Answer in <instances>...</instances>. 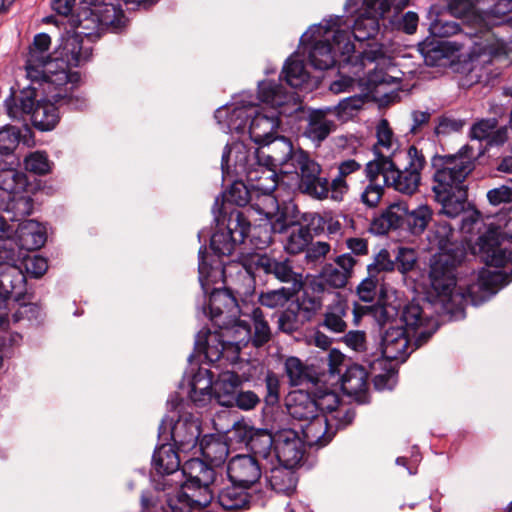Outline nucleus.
<instances>
[{
  "instance_id": "nucleus-24",
  "label": "nucleus",
  "mask_w": 512,
  "mask_h": 512,
  "mask_svg": "<svg viewBox=\"0 0 512 512\" xmlns=\"http://www.w3.org/2000/svg\"><path fill=\"white\" fill-rule=\"evenodd\" d=\"M262 476V467L258 459L250 454L233 456L227 464V477L232 484L251 488Z\"/></svg>"
},
{
  "instance_id": "nucleus-6",
  "label": "nucleus",
  "mask_w": 512,
  "mask_h": 512,
  "mask_svg": "<svg viewBox=\"0 0 512 512\" xmlns=\"http://www.w3.org/2000/svg\"><path fill=\"white\" fill-rule=\"evenodd\" d=\"M476 155L469 145L462 146L456 153L431 158L432 191L435 200L441 204V212L450 218L459 216L467 203L466 178L475 169Z\"/></svg>"
},
{
  "instance_id": "nucleus-44",
  "label": "nucleus",
  "mask_w": 512,
  "mask_h": 512,
  "mask_svg": "<svg viewBox=\"0 0 512 512\" xmlns=\"http://www.w3.org/2000/svg\"><path fill=\"white\" fill-rule=\"evenodd\" d=\"M327 114L329 112L325 107L312 110V116L306 124L304 136L318 143L325 140L335 126L332 120L327 119Z\"/></svg>"
},
{
  "instance_id": "nucleus-30",
  "label": "nucleus",
  "mask_w": 512,
  "mask_h": 512,
  "mask_svg": "<svg viewBox=\"0 0 512 512\" xmlns=\"http://www.w3.org/2000/svg\"><path fill=\"white\" fill-rule=\"evenodd\" d=\"M379 164V159L374 157L365 165V175L368 184L360 194V201L367 208H376L384 194V188L387 187L383 183V176Z\"/></svg>"
},
{
  "instance_id": "nucleus-27",
  "label": "nucleus",
  "mask_w": 512,
  "mask_h": 512,
  "mask_svg": "<svg viewBox=\"0 0 512 512\" xmlns=\"http://www.w3.org/2000/svg\"><path fill=\"white\" fill-rule=\"evenodd\" d=\"M226 103L215 110L214 118L220 129L227 134L242 135L248 132L250 120L254 111L245 109L244 106H230Z\"/></svg>"
},
{
  "instance_id": "nucleus-8",
  "label": "nucleus",
  "mask_w": 512,
  "mask_h": 512,
  "mask_svg": "<svg viewBox=\"0 0 512 512\" xmlns=\"http://www.w3.org/2000/svg\"><path fill=\"white\" fill-rule=\"evenodd\" d=\"M235 170L244 173L251 181L261 179V175L268 173L267 178L273 179L277 171L291 174L296 150L290 138L274 136L253 150L245 146H236Z\"/></svg>"
},
{
  "instance_id": "nucleus-17",
  "label": "nucleus",
  "mask_w": 512,
  "mask_h": 512,
  "mask_svg": "<svg viewBox=\"0 0 512 512\" xmlns=\"http://www.w3.org/2000/svg\"><path fill=\"white\" fill-rule=\"evenodd\" d=\"M327 364L330 375L339 377L344 394L356 397L367 391L368 372L362 365L351 362L337 349L329 352Z\"/></svg>"
},
{
  "instance_id": "nucleus-63",
  "label": "nucleus",
  "mask_w": 512,
  "mask_h": 512,
  "mask_svg": "<svg viewBox=\"0 0 512 512\" xmlns=\"http://www.w3.org/2000/svg\"><path fill=\"white\" fill-rule=\"evenodd\" d=\"M320 277L322 281L331 288H342L347 284L349 279L345 272L341 271V269L333 263H328L323 266Z\"/></svg>"
},
{
  "instance_id": "nucleus-37",
  "label": "nucleus",
  "mask_w": 512,
  "mask_h": 512,
  "mask_svg": "<svg viewBox=\"0 0 512 512\" xmlns=\"http://www.w3.org/2000/svg\"><path fill=\"white\" fill-rule=\"evenodd\" d=\"M213 374L209 370H201L194 374L188 383V400L197 407H203L211 400L213 393Z\"/></svg>"
},
{
  "instance_id": "nucleus-54",
  "label": "nucleus",
  "mask_w": 512,
  "mask_h": 512,
  "mask_svg": "<svg viewBox=\"0 0 512 512\" xmlns=\"http://www.w3.org/2000/svg\"><path fill=\"white\" fill-rule=\"evenodd\" d=\"M298 187L301 192L316 199H326L329 195V181L321 173H314L306 179L299 180Z\"/></svg>"
},
{
  "instance_id": "nucleus-34",
  "label": "nucleus",
  "mask_w": 512,
  "mask_h": 512,
  "mask_svg": "<svg viewBox=\"0 0 512 512\" xmlns=\"http://www.w3.org/2000/svg\"><path fill=\"white\" fill-rule=\"evenodd\" d=\"M301 438L308 446L319 444L326 445L331 441L335 431L331 426V420L328 416L320 415L313 420L304 422L300 425Z\"/></svg>"
},
{
  "instance_id": "nucleus-29",
  "label": "nucleus",
  "mask_w": 512,
  "mask_h": 512,
  "mask_svg": "<svg viewBox=\"0 0 512 512\" xmlns=\"http://www.w3.org/2000/svg\"><path fill=\"white\" fill-rule=\"evenodd\" d=\"M350 311L347 299L337 294V297L325 306L322 317L317 322V328H322L333 334L345 333L347 330L346 318Z\"/></svg>"
},
{
  "instance_id": "nucleus-25",
  "label": "nucleus",
  "mask_w": 512,
  "mask_h": 512,
  "mask_svg": "<svg viewBox=\"0 0 512 512\" xmlns=\"http://www.w3.org/2000/svg\"><path fill=\"white\" fill-rule=\"evenodd\" d=\"M267 108L255 110L248 126L250 139L258 146L276 136L282 119L278 108L267 105Z\"/></svg>"
},
{
  "instance_id": "nucleus-55",
  "label": "nucleus",
  "mask_w": 512,
  "mask_h": 512,
  "mask_svg": "<svg viewBox=\"0 0 512 512\" xmlns=\"http://www.w3.org/2000/svg\"><path fill=\"white\" fill-rule=\"evenodd\" d=\"M430 34L437 39H445L455 36L454 39L461 40L460 36L469 35L461 33V25L455 20H446L443 16H437L429 25Z\"/></svg>"
},
{
  "instance_id": "nucleus-51",
  "label": "nucleus",
  "mask_w": 512,
  "mask_h": 512,
  "mask_svg": "<svg viewBox=\"0 0 512 512\" xmlns=\"http://www.w3.org/2000/svg\"><path fill=\"white\" fill-rule=\"evenodd\" d=\"M296 223L297 221L291 220L285 211L277 208L275 214L267 216L265 225L269 226V230L265 229L264 236L260 238V244L267 247L273 242L272 234H284Z\"/></svg>"
},
{
  "instance_id": "nucleus-31",
  "label": "nucleus",
  "mask_w": 512,
  "mask_h": 512,
  "mask_svg": "<svg viewBox=\"0 0 512 512\" xmlns=\"http://www.w3.org/2000/svg\"><path fill=\"white\" fill-rule=\"evenodd\" d=\"M217 283H211L207 293L203 292L206 296L209 294L208 307L210 311V319L215 321L216 318L221 317L224 313L229 316H235L239 312V305L237 298L234 296L233 291L227 287H211ZM202 291H204L202 289Z\"/></svg>"
},
{
  "instance_id": "nucleus-19",
  "label": "nucleus",
  "mask_w": 512,
  "mask_h": 512,
  "mask_svg": "<svg viewBox=\"0 0 512 512\" xmlns=\"http://www.w3.org/2000/svg\"><path fill=\"white\" fill-rule=\"evenodd\" d=\"M179 452L169 441L158 440L151 459L152 470L158 476L156 479L151 475V483L155 490L165 492L168 487L173 486L181 466Z\"/></svg>"
},
{
  "instance_id": "nucleus-16",
  "label": "nucleus",
  "mask_w": 512,
  "mask_h": 512,
  "mask_svg": "<svg viewBox=\"0 0 512 512\" xmlns=\"http://www.w3.org/2000/svg\"><path fill=\"white\" fill-rule=\"evenodd\" d=\"M408 3L409 0H364L363 11L355 19L349 35L361 43L374 39L379 32V20L391 9L397 15Z\"/></svg>"
},
{
  "instance_id": "nucleus-47",
  "label": "nucleus",
  "mask_w": 512,
  "mask_h": 512,
  "mask_svg": "<svg viewBox=\"0 0 512 512\" xmlns=\"http://www.w3.org/2000/svg\"><path fill=\"white\" fill-rule=\"evenodd\" d=\"M18 165H4L0 168V189L7 195L24 192L28 186L26 174L17 169Z\"/></svg>"
},
{
  "instance_id": "nucleus-50",
  "label": "nucleus",
  "mask_w": 512,
  "mask_h": 512,
  "mask_svg": "<svg viewBox=\"0 0 512 512\" xmlns=\"http://www.w3.org/2000/svg\"><path fill=\"white\" fill-rule=\"evenodd\" d=\"M352 314L354 323L358 324L362 317L370 315L377 324L385 323L389 317L398 315V308L392 304L385 305H361L356 302L353 303Z\"/></svg>"
},
{
  "instance_id": "nucleus-13",
  "label": "nucleus",
  "mask_w": 512,
  "mask_h": 512,
  "mask_svg": "<svg viewBox=\"0 0 512 512\" xmlns=\"http://www.w3.org/2000/svg\"><path fill=\"white\" fill-rule=\"evenodd\" d=\"M466 47L469 49L463 60L451 61L452 69L461 75L459 84L462 87H471L480 82L482 74L478 67L481 63L491 62L500 54L501 48L489 38L472 36Z\"/></svg>"
},
{
  "instance_id": "nucleus-14",
  "label": "nucleus",
  "mask_w": 512,
  "mask_h": 512,
  "mask_svg": "<svg viewBox=\"0 0 512 512\" xmlns=\"http://www.w3.org/2000/svg\"><path fill=\"white\" fill-rule=\"evenodd\" d=\"M245 271L255 277L257 274L272 276L282 283H291L292 288L301 285V274L296 272L293 261L283 253H254L242 259Z\"/></svg>"
},
{
  "instance_id": "nucleus-9",
  "label": "nucleus",
  "mask_w": 512,
  "mask_h": 512,
  "mask_svg": "<svg viewBox=\"0 0 512 512\" xmlns=\"http://www.w3.org/2000/svg\"><path fill=\"white\" fill-rule=\"evenodd\" d=\"M71 26L93 45L108 29L120 31L125 25V15L120 5L105 3L103 0H79L76 13L72 14Z\"/></svg>"
},
{
  "instance_id": "nucleus-59",
  "label": "nucleus",
  "mask_w": 512,
  "mask_h": 512,
  "mask_svg": "<svg viewBox=\"0 0 512 512\" xmlns=\"http://www.w3.org/2000/svg\"><path fill=\"white\" fill-rule=\"evenodd\" d=\"M291 303L299 306V314L305 323L314 320L317 313L322 308L321 297L314 295V293L309 294L308 292H304L300 298Z\"/></svg>"
},
{
  "instance_id": "nucleus-49",
  "label": "nucleus",
  "mask_w": 512,
  "mask_h": 512,
  "mask_svg": "<svg viewBox=\"0 0 512 512\" xmlns=\"http://www.w3.org/2000/svg\"><path fill=\"white\" fill-rule=\"evenodd\" d=\"M285 234L287 235L283 240L284 250L291 255L304 252L313 240V235L308 232V228L298 222Z\"/></svg>"
},
{
  "instance_id": "nucleus-5",
  "label": "nucleus",
  "mask_w": 512,
  "mask_h": 512,
  "mask_svg": "<svg viewBox=\"0 0 512 512\" xmlns=\"http://www.w3.org/2000/svg\"><path fill=\"white\" fill-rule=\"evenodd\" d=\"M218 204L219 197H216L212 207L216 229L210 236L213 255L207 253L205 244L198 251V279L205 293L211 283H224L225 267L221 257L232 255L236 247L244 243L250 231V222L243 212L232 210L228 216H221L216 211Z\"/></svg>"
},
{
  "instance_id": "nucleus-26",
  "label": "nucleus",
  "mask_w": 512,
  "mask_h": 512,
  "mask_svg": "<svg viewBox=\"0 0 512 512\" xmlns=\"http://www.w3.org/2000/svg\"><path fill=\"white\" fill-rule=\"evenodd\" d=\"M479 279L482 280L481 283L467 289V298L463 293H456V296L469 301L472 306L478 307L489 301L497 293V289L492 287L491 284L500 283L503 287L512 281V270L511 276L504 274L502 271L483 270L480 272Z\"/></svg>"
},
{
  "instance_id": "nucleus-40",
  "label": "nucleus",
  "mask_w": 512,
  "mask_h": 512,
  "mask_svg": "<svg viewBox=\"0 0 512 512\" xmlns=\"http://www.w3.org/2000/svg\"><path fill=\"white\" fill-rule=\"evenodd\" d=\"M247 488L238 484L227 485L217 492V503L223 510L237 511L243 508H249L251 496Z\"/></svg>"
},
{
  "instance_id": "nucleus-62",
  "label": "nucleus",
  "mask_w": 512,
  "mask_h": 512,
  "mask_svg": "<svg viewBox=\"0 0 512 512\" xmlns=\"http://www.w3.org/2000/svg\"><path fill=\"white\" fill-rule=\"evenodd\" d=\"M376 137L377 143L373 145L372 152L374 153V148L377 146L378 150L380 148H385L388 151V154H392L393 152L396 154V159L402 154V152L397 153V148H394V133L390 128L389 122L387 119H381L376 126Z\"/></svg>"
},
{
  "instance_id": "nucleus-35",
  "label": "nucleus",
  "mask_w": 512,
  "mask_h": 512,
  "mask_svg": "<svg viewBox=\"0 0 512 512\" xmlns=\"http://www.w3.org/2000/svg\"><path fill=\"white\" fill-rule=\"evenodd\" d=\"M251 319L254 326L253 336L251 326L247 322L241 320H235L233 325L234 332H240V330H242L244 333L243 337H245L244 341L252 339L254 346H262L270 340L271 331L268 323L264 320V315L261 308L255 307L252 309Z\"/></svg>"
},
{
  "instance_id": "nucleus-52",
  "label": "nucleus",
  "mask_w": 512,
  "mask_h": 512,
  "mask_svg": "<svg viewBox=\"0 0 512 512\" xmlns=\"http://www.w3.org/2000/svg\"><path fill=\"white\" fill-rule=\"evenodd\" d=\"M366 94H355L340 100L336 105L325 106L340 121H347L355 116L365 103Z\"/></svg>"
},
{
  "instance_id": "nucleus-22",
  "label": "nucleus",
  "mask_w": 512,
  "mask_h": 512,
  "mask_svg": "<svg viewBox=\"0 0 512 512\" xmlns=\"http://www.w3.org/2000/svg\"><path fill=\"white\" fill-rule=\"evenodd\" d=\"M462 39H437L426 38L419 43V52L427 66H442L444 60H449L466 48L472 40V35H462Z\"/></svg>"
},
{
  "instance_id": "nucleus-38",
  "label": "nucleus",
  "mask_w": 512,
  "mask_h": 512,
  "mask_svg": "<svg viewBox=\"0 0 512 512\" xmlns=\"http://www.w3.org/2000/svg\"><path fill=\"white\" fill-rule=\"evenodd\" d=\"M0 209L7 215L9 221L21 223L33 212L34 202L30 196L17 192L2 199Z\"/></svg>"
},
{
  "instance_id": "nucleus-4",
  "label": "nucleus",
  "mask_w": 512,
  "mask_h": 512,
  "mask_svg": "<svg viewBox=\"0 0 512 512\" xmlns=\"http://www.w3.org/2000/svg\"><path fill=\"white\" fill-rule=\"evenodd\" d=\"M453 237L454 229L446 221L435 222L429 230V245L438 250L431 260L429 279L450 319L458 321L466 316L464 308L461 305L450 306L456 290V269L464 259L465 252Z\"/></svg>"
},
{
  "instance_id": "nucleus-2",
  "label": "nucleus",
  "mask_w": 512,
  "mask_h": 512,
  "mask_svg": "<svg viewBox=\"0 0 512 512\" xmlns=\"http://www.w3.org/2000/svg\"><path fill=\"white\" fill-rule=\"evenodd\" d=\"M381 333L380 348L363 360L370 369L381 365L383 359L405 361L410 355V341L416 348L424 345L436 332L437 323L428 316L418 301L413 299L401 309L398 315L389 317L378 324Z\"/></svg>"
},
{
  "instance_id": "nucleus-3",
  "label": "nucleus",
  "mask_w": 512,
  "mask_h": 512,
  "mask_svg": "<svg viewBox=\"0 0 512 512\" xmlns=\"http://www.w3.org/2000/svg\"><path fill=\"white\" fill-rule=\"evenodd\" d=\"M215 469L200 458H190L180 466L174 483L179 489L166 493L165 501L154 500L149 491L141 494V512H193L208 506L214 499L211 485Z\"/></svg>"
},
{
  "instance_id": "nucleus-61",
  "label": "nucleus",
  "mask_w": 512,
  "mask_h": 512,
  "mask_svg": "<svg viewBox=\"0 0 512 512\" xmlns=\"http://www.w3.org/2000/svg\"><path fill=\"white\" fill-rule=\"evenodd\" d=\"M486 198L493 207L507 208L512 211V179H508L504 184L487 191Z\"/></svg>"
},
{
  "instance_id": "nucleus-28",
  "label": "nucleus",
  "mask_w": 512,
  "mask_h": 512,
  "mask_svg": "<svg viewBox=\"0 0 512 512\" xmlns=\"http://www.w3.org/2000/svg\"><path fill=\"white\" fill-rule=\"evenodd\" d=\"M406 215V202H392L372 219L369 230L374 235H385L390 230L404 231Z\"/></svg>"
},
{
  "instance_id": "nucleus-42",
  "label": "nucleus",
  "mask_w": 512,
  "mask_h": 512,
  "mask_svg": "<svg viewBox=\"0 0 512 512\" xmlns=\"http://www.w3.org/2000/svg\"><path fill=\"white\" fill-rule=\"evenodd\" d=\"M21 131L18 127L5 125L0 129V162L4 165H19L15 150L19 145Z\"/></svg>"
},
{
  "instance_id": "nucleus-21",
  "label": "nucleus",
  "mask_w": 512,
  "mask_h": 512,
  "mask_svg": "<svg viewBox=\"0 0 512 512\" xmlns=\"http://www.w3.org/2000/svg\"><path fill=\"white\" fill-rule=\"evenodd\" d=\"M334 44L340 50V69L351 66L350 72L357 75L365 66L366 62L373 63L383 57V51L380 46L367 43L364 48L356 56L355 45L350 39L349 32L337 29L333 33Z\"/></svg>"
},
{
  "instance_id": "nucleus-11",
  "label": "nucleus",
  "mask_w": 512,
  "mask_h": 512,
  "mask_svg": "<svg viewBox=\"0 0 512 512\" xmlns=\"http://www.w3.org/2000/svg\"><path fill=\"white\" fill-rule=\"evenodd\" d=\"M409 160L403 169L397 164L396 154H384L379 151L377 146L374 148V156L379 159V164L383 176V183L387 187H393L396 191L413 195L419 188L421 181V171L426 165V158L416 146L412 145L406 151Z\"/></svg>"
},
{
  "instance_id": "nucleus-64",
  "label": "nucleus",
  "mask_w": 512,
  "mask_h": 512,
  "mask_svg": "<svg viewBox=\"0 0 512 512\" xmlns=\"http://www.w3.org/2000/svg\"><path fill=\"white\" fill-rule=\"evenodd\" d=\"M25 168L36 175H45L51 170V162L46 152L36 151L27 156L24 160Z\"/></svg>"
},
{
  "instance_id": "nucleus-58",
  "label": "nucleus",
  "mask_w": 512,
  "mask_h": 512,
  "mask_svg": "<svg viewBox=\"0 0 512 512\" xmlns=\"http://www.w3.org/2000/svg\"><path fill=\"white\" fill-rule=\"evenodd\" d=\"M312 396L317 404L318 415L327 416L326 413L332 415L339 409V396L328 388H318L312 393Z\"/></svg>"
},
{
  "instance_id": "nucleus-33",
  "label": "nucleus",
  "mask_w": 512,
  "mask_h": 512,
  "mask_svg": "<svg viewBox=\"0 0 512 512\" xmlns=\"http://www.w3.org/2000/svg\"><path fill=\"white\" fill-rule=\"evenodd\" d=\"M15 233L17 247L26 251L40 249L47 240L46 227L32 219L19 223Z\"/></svg>"
},
{
  "instance_id": "nucleus-18",
  "label": "nucleus",
  "mask_w": 512,
  "mask_h": 512,
  "mask_svg": "<svg viewBox=\"0 0 512 512\" xmlns=\"http://www.w3.org/2000/svg\"><path fill=\"white\" fill-rule=\"evenodd\" d=\"M233 331V325L231 327L219 325V330L214 332L203 328L196 334L194 351L187 360L192 362L195 356L203 355L208 363L219 361L227 348H231L245 339V337H231Z\"/></svg>"
},
{
  "instance_id": "nucleus-43",
  "label": "nucleus",
  "mask_w": 512,
  "mask_h": 512,
  "mask_svg": "<svg viewBox=\"0 0 512 512\" xmlns=\"http://www.w3.org/2000/svg\"><path fill=\"white\" fill-rule=\"evenodd\" d=\"M434 212L427 204H419L413 209L407 206L404 231L412 236H421L433 221Z\"/></svg>"
},
{
  "instance_id": "nucleus-53",
  "label": "nucleus",
  "mask_w": 512,
  "mask_h": 512,
  "mask_svg": "<svg viewBox=\"0 0 512 512\" xmlns=\"http://www.w3.org/2000/svg\"><path fill=\"white\" fill-rule=\"evenodd\" d=\"M281 74L287 85L292 88L302 87L309 77L303 61L293 59L292 56L286 59Z\"/></svg>"
},
{
  "instance_id": "nucleus-23",
  "label": "nucleus",
  "mask_w": 512,
  "mask_h": 512,
  "mask_svg": "<svg viewBox=\"0 0 512 512\" xmlns=\"http://www.w3.org/2000/svg\"><path fill=\"white\" fill-rule=\"evenodd\" d=\"M305 447L306 444L295 429L281 428L276 431L274 457L286 470H292L300 464Z\"/></svg>"
},
{
  "instance_id": "nucleus-15",
  "label": "nucleus",
  "mask_w": 512,
  "mask_h": 512,
  "mask_svg": "<svg viewBox=\"0 0 512 512\" xmlns=\"http://www.w3.org/2000/svg\"><path fill=\"white\" fill-rule=\"evenodd\" d=\"M16 247L15 240L0 238V308L6 305L11 295L20 300L25 292L26 276L17 266Z\"/></svg>"
},
{
  "instance_id": "nucleus-41",
  "label": "nucleus",
  "mask_w": 512,
  "mask_h": 512,
  "mask_svg": "<svg viewBox=\"0 0 512 512\" xmlns=\"http://www.w3.org/2000/svg\"><path fill=\"white\" fill-rule=\"evenodd\" d=\"M335 51L340 53L333 39L332 43L329 42V39L315 40L309 50L308 60L310 65L317 70L332 68L336 64Z\"/></svg>"
},
{
  "instance_id": "nucleus-10",
  "label": "nucleus",
  "mask_w": 512,
  "mask_h": 512,
  "mask_svg": "<svg viewBox=\"0 0 512 512\" xmlns=\"http://www.w3.org/2000/svg\"><path fill=\"white\" fill-rule=\"evenodd\" d=\"M93 55V45L86 41L80 34L66 32L61 34L57 45L52 51L53 77L49 78L50 83L65 85L76 88L81 76L78 71L72 68L81 67L89 62Z\"/></svg>"
},
{
  "instance_id": "nucleus-7",
  "label": "nucleus",
  "mask_w": 512,
  "mask_h": 512,
  "mask_svg": "<svg viewBox=\"0 0 512 512\" xmlns=\"http://www.w3.org/2000/svg\"><path fill=\"white\" fill-rule=\"evenodd\" d=\"M185 399L175 392L167 399V408L174 416L165 415L158 427L159 441H173L176 449L187 453L198 447L201 455L209 461L222 460L228 453L226 444L214 434H206L200 439L201 420L185 409Z\"/></svg>"
},
{
  "instance_id": "nucleus-1",
  "label": "nucleus",
  "mask_w": 512,
  "mask_h": 512,
  "mask_svg": "<svg viewBox=\"0 0 512 512\" xmlns=\"http://www.w3.org/2000/svg\"><path fill=\"white\" fill-rule=\"evenodd\" d=\"M19 103L13 94L4 101L6 111L11 118H20L24 114L31 115L34 127L40 131L55 128L60 113L66 111H83L88 107V100L74 93V88L56 85L49 80L30 84L20 91Z\"/></svg>"
},
{
  "instance_id": "nucleus-36",
  "label": "nucleus",
  "mask_w": 512,
  "mask_h": 512,
  "mask_svg": "<svg viewBox=\"0 0 512 512\" xmlns=\"http://www.w3.org/2000/svg\"><path fill=\"white\" fill-rule=\"evenodd\" d=\"M213 393L217 402L224 407H229L230 402L243 388L242 377L234 371H223L217 379H213Z\"/></svg>"
},
{
  "instance_id": "nucleus-45",
  "label": "nucleus",
  "mask_w": 512,
  "mask_h": 512,
  "mask_svg": "<svg viewBox=\"0 0 512 512\" xmlns=\"http://www.w3.org/2000/svg\"><path fill=\"white\" fill-rule=\"evenodd\" d=\"M284 371L290 386L296 387L310 383L315 385L318 381L312 369L296 356H290L285 360Z\"/></svg>"
},
{
  "instance_id": "nucleus-56",
  "label": "nucleus",
  "mask_w": 512,
  "mask_h": 512,
  "mask_svg": "<svg viewBox=\"0 0 512 512\" xmlns=\"http://www.w3.org/2000/svg\"><path fill=\"white\" fill-rule=\"evenodd\" d=\"M277 323L279 331L286 334L297 332L306 324L299 314V306L292 303L278 314Z\"/></svg>"
},
{
  "instance_id": "nucleus-60",
  "label": "nucleus",
  "mask_w": 512,
  "mask_h": 512,
  "mask_svg": "<svg viewBox=\"0 0 512 512\" xmlns=\"http://www.w3.org/2000/svg\"><path fill=\"white\" fill-rule=\"evenodd\" d=\"M295 288L281 287L279 289L262 292L259 295V303L270 309L282 308L293 296Z\"/></svg>"
},
{
  "instance_id": "nucleus-32",
  "label": "nucleus",
  "mask_w": 512,
  "mask_h": 512,
  "mask_svg": "<svg viewBox=\"0 0 512 512\" xmlns=\"http://www.w3.org/2000/svg\"><path fill=\"white\" fill-rule=\"evenodd\" d=\"M286 408L292 419L301 422H307L319 416L312 393L303 390L289 393L286 399Z\"/></svg>"
},
{
  "instance_id": "nucleus-20",
  "label": "nucleus",
  "mask_w": 512,
  "mask_h": 512,
  "mask_svg": "<svg viewBox=\"0 0 512 512\" xmlns=\"http://www.w3.org/2000/svg\"><path fill=\"white\" fill-rule=\"evenodd\" d=\"M50 45L49 34L42 32L34 36L25 62L26 75L32 83L49 80L50 77H53L52 68H55L57 64H53L52 52H49Z\"/></svg>"
},
{
  "instance_id": "nucleus-57",
  "label": "nucleus",
  "mask_w": 512,
  "mask_h": 512,
  "mask_svg": "<svg viewBox=\"0 0 512 512\" xmlns=\"http://www.w3.org/2000/svg\"><path fill=\"white\" fill-rule=\"evenodd\" d=\"M322 168L318 162L312 159L309 153L302 148H297L294 157V164L291 167V173H297L299 180L306 179L314 173H321Z\"/></svg>"
},
{
  "instance_id": "nucleus-48",
  "label": "nucleus",
  "mask_w": 512,
  "mask_h": 512,
  "mask_svg": "<svg viewBox=\"0 0 512 512\" xmlns=\"http://www.w3.org/2000/svg\"><path fill=\"white\" fill-rule=\"evenodd\" d=\"M25 297L26 291L20 300H16L15 295H11L9 297V299L13 298L18 304V308L12 314L13 322L18 323L21 321H27L29 326H40L43 324L45 319V313L42 307L37 303L24 302Z\"/></svg>"
},
{
  "instance_id": "nucleus-39",
  "label": "nucleus",
  "mask_w": 512,
  "mask_h": 512,
  "mask_svg": "<svg viewBox=\"0 0 512 512\" xmlns=\"http://www.w3.org/2000/svg\"><path fill=\"white\" fill-rule=\"evenodd\" d=\"M219 197V204L216 206L217 214L221 216H228L232 210L239 211L237 208H232L231 205L237 207L246 206L251 195L246 185L242 181H235L230 185L228 191L221 193Z\"/></svg>"
},
{
  "instance_id": "nucleus-46",
  "label": "nucleus",
  "mask_w": 512,
  "mask_h": 512,
  "mask_svg": "<svg viewBox=\"0 0 512 512\" xmlns=\"http://www.w3.org/2000/svg\"><path fill=\"white\" fill-rule=\"evenodd\" d=\"M276 445V432L272 433L268 429L254 430L247 441V447L253 456H260L263 459H269L274 456Z\"/></svg>"
},
{
  "instance_id": "nucleus-12",
  "label": "nucleus",
  "mask_w": 512,
  "mask_h": 512,
  "mask_svg": "<svg viewBox=\"0 0 512 512\" xmlns=\"http://www.w3.org/2000/svg\"><path fill=\"white\" fill-rule=\"evenodd\" d=\"M259 94L265 105L278 108L282 119L281 125L296 135L304 136L306 124L312 116V111L298 106L292 102L293 97L289 95L284 87L274 80L259 81Z\"/></svg>"
}]
</instances>
